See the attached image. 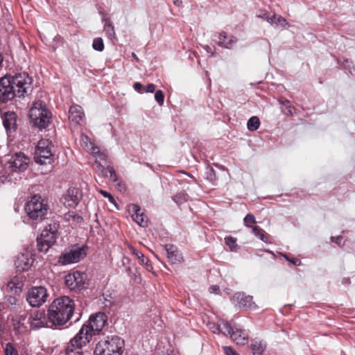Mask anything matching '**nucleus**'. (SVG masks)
<instances>
[{
    "label": "nucleus",
    "mask_w": 355,
    "mask_h": 355,
    "mask_svg": "<svg viewBox=\"0 0 355 355\" xmlns=\"http://www.w3.org/2000/svg\"><path fill=\"white\" fill-rule=\"evenodd\" d=\"M32 78L26 73L6 75L0 78V101L12 100L17 94L23 96L31 87Z\"/></svg>",
    "instance_id": "f257e3e1"
},
{
    "label": "nucleus",
    "mask_w": 355,
    "mask_h": 355,
    "mask_svg": "<svg viewBox=\"0 0 355 355\" xmlns=\"http://www.w3.org/2000/svg\"><path fill=\"white\" fill-rule=\"evenodd\" d=\"M74 302L67 296H62L53 301L48 310L49 321L51 325L66 324L74 312Z\"/></svg>",
    "instance_id": "f03ea898"
},
{
    "label": "nucleus",
    "mask_w": 355,
    "mask_h": 355,
    "mask_svg": "<svg viewBox=\"0 0 355 355\" xmlns=\"http://www.w3.org/2000/svg\"><path fill=\"white\" fill-rule=\"evenodd\" d=\"M107 315L101 312L91 315L76 335L79 336L82 342L89 343L92 336L103 329L107 323Z\"/></svg>",
    "instance_id": "7ed1b4c3"
},
{
    "label": "nucleus",
    "mask_w": 355,
    "mask_h": 355,
    "mask_svg": "<svg viewBox=\"0 0 355 355\" xmlns=\"http://www.w3.org/2000/svg\"><path fill=\"white\" fill-rule=\"evenodd\" d=\"M123 340L119 336H107L96 345L94 355H121Z\"/></svg>",
    "instance_id": "20e7f679"
},
{
    "label": "nucleus",
    "mask_w": 355,
    "mask_h": 355,
    "mask_svg": "<svg viewBox=\"0 0 355 355\" xmlns=\"http://www.w3.org/2000/svg\"><path fill=\"white\" fill-rule=\"evenodd\" d=\"M29 117L33 124L42 129L48 126L51 114L42 101L33 103L29 111Z\"/></svg>",
    "instance_id": "39448f33"
},
{
    "label": "nucleus",
    "mask_w": 355,
    "mask_h": 355,
    "mask_svg": "<svg viewBox=\"0 0 355 355\" xmlns=\"http://www.w3.org/2000/svg\"><path fill=\"white\" fill-rule=\"evenodd\" d=\"M25 210L31 219L40 220L47 214L48 205L40 196L35 195L27 202Z\"/></svg>",
    "instance_id": "423d86ee"
},
{
    "label": "nucleus",
    "mask_w": 355,
    "mask_h": 355,
    "mask_svg": "<svg viewBox=\"0 0 355 355\" xmlns=\"http://www.w3.org/2000/svg\"><path fill=\"white\" fill-rule=\"evenodd\" d=\"M58 227L59 225L57 223H53L44 228L40 236L37 239L40 251L46 252L49 248L55 243Z\"/></svg>",
    "instance_id": "0eeeda50"
},
{
    "label": "nucleus",
    "mask_w": 355,
    "mask_h": 355,
    "mask_svg": "<svg viewBox=\"0 0 355 355\" xmlns=\"http://www.w3.org/2000/svg\"><path fill=\"white\" fill-rule=\"evenodd\" d=\"M224 334H230L231 339L239 345H245L249 340L248 332L238 326H232L229 322H223L216 328Z\"/></svg>",
    "instance_id": "6e6552de"
},
{
    "label": "nucleus",
    "mask_w": 355,
    "mask_h": 355,
    "mask_svg": "<svg viewBox=\"0 0 355 355\" xmlns=\"http://www.w3.org/2000/svg\"><path fill=\"white\" fill-rule=\"evenodd\" d=\"M65 284L70 291L80 292L88 286L87 275L79 271L70 272L65 276Z\"/></svg>",
    "instance_id": "1a4fd4ad"
},
{
    "label": "nucleus",
    "mask_w": 355,
    "mask_h": 355,
    "mask_svg": "<svg viewBox=\"0 0 355 355\" xmlns=\"http://www.w3.org/2000/svg\"><path fill=\"white\" fill-rule=\"evenodd\" d=\"M86 250L87 248L84 245H73L60 256L59 261L62 265L78 263L86 256Z\"/></svg>",
    "instance_id": "9d476101"
},
{
    "label": "nucleus",
    "mask_w": 355,
    "mask_h": 355,
    "mask_svg": "<svg viewBox=\"0 0 355 355\" xmlns=\"http://www.w3.org/2000/svg\"><path fill=\"white\" fill-rule=\"evenodd\" d=\"M52 151L49 140H40L35 153V161L40 164H51L52 162Z\"/></svg>",
    "instance_id": "9b49d317"
},
{
    "label": "nucleus",
    "mask_w": 355,
    "mask_h": 355,
    "mask_svg": "<svg viewBox=\"0 0 355 355\" xmlns=\"http://www.w3.org/2000/svg\"><path fill=\"white\" fill-rule=\"evenodd\" d=\"M47 297L46 289L43 286H37L28 291L26 300L31 306L39 307L46 301Z\"/></svg>",
    "instance_id": "f8f14e48"
},
{
    "label": "nucleus",
    "mask_w": 355,
    "mask_h": 355,
    "mask_svg": "<svg viewBox=\"0 0 355 355\" xmlns=\"http://www.w3.org/2000/svg\"><path fill=\"white\" fill-rule=\"evenodd\" d=\"M28 323L31 329L37 330L45 327H52L49 321V315H46L44 311H36L32 313L28 318Z\"/></svg>",
    "instance_id": "ddd939ff"
},
{
    "label": "nucleus",
    "mask_w": 355,
    "mask_h": 355,
    "mask_svg": "<svg viewBox=\"0 0 355 355\" xmlns=\"http://www.w3.org/2000/svg\"><path fill=\"white\" fill-rule=\"evenodd\" d=\"M82 198V194L78 188L71 187L67 193L60 198V202L65 207L69 208L76 207Z\"/></svg>",
    "instance_id": "4468645a"
},
{
    "label": "nucleus",
    "mask_w": 355,
    "mask_h": 355,
    "mask_svg": "<svg viewBox=\"0 0 355 355\" xmlns=\"http://www.w3.org/2000/svg\"><path fill=\"white\" fill-rule=\"evenodd\" d=\"M29 159L21 153H16L8 162V168L14 172L25 171L28 164Z\"/></svg>",
    "instance_id": "2eb2a0df"
},
{
    "label": "nucleus",
    "mask_w": 355,
    "mask_h": 355,
    "mask_svg": "<svg viewBox=\"0 0 355 355\" xmlns=\"http://www.w3.org/2000/svg\"><path fill=\"white\" fill-rule=\"evenodd\" d=\"M79 336H75L70 340L66 349L64 355H83V347L88 343L82 342Z\"/></svg>",
    "instance_id": "dca6fc26"
},
{
    "label": "nucleus",
    "mask_w": 355,
    "mask_h": 355,
    "mask_svg": "<svg viewBox=\"0 0 355 355\" xmlns=\"http://www.w3.org/2000/svg\"><path fill=\"white\" fill-rule=\"evenodd\" d=\"M33 263V259L31 253L26 251L25 252L18 254L15 265L17 270L25 271L28 270L31 267Z\"/></svg>",
    "instance_id": "f3484780"
},
{
    "label": "nucleus",
    "mask_w": 355,
    "mask_h": 355,
    "mask_svg": "<svg viewBox=\"0 0 355 355\" xmlns=\"http://www.w3.org/2000/svg\"><path fill=\"white\" fill-rule=\"evenodd\" d=\"M69 119L75 125H79L84 121L85 114L81 106L73 104L69 110Z\"/></svg>",
    "instance_id": "a211bd4d"
},
{
    "label": "nucleus",
    "mask_w": 355,
    "mask_h": 355,
    "mask_svg": "<svg viewBox=\"0 0 355 355\" xmlns=\"http://www.w3.org/2000/svg\"><path fill=\"white\" fill-rule=\"evenodd\" d=\"M24 283L21 279L19 277H13L6 284V289L8 292L18 294L21 292Z\"/></svg>",
    "instance_id": "6ab92c4d"
},
{
    "label": "nucleus",
    "mask_w": 355,
    "mask_h": 355,
    "mask_svg": "<svg viewBox=\"0 0 355 355\" xmlns=\"http://www.w3.org/2000/svg\"><path fill=\"white\" fill-rule=\"evenodd\" d=\"M236 39L232 35H227L225 32H221L218 35V44L226 49H231L236 43Z\"/></svg>",
    "instance_id": "aec40b11"
},
{
    "label": "nucleus",
    "mask_w": 355,
    "mask_h": 355,
    "mask_svg": "<svg viewBox=\"0 0 355 355\" xmlns=\"http://www.w3.org/2000/svg\"><path fill=\"white\" fill-rule=\"evenodd\" d=\"M128 248L131 253L137 258L141 265L144 266L148 271H151L153 270V266L149 259L146 258L141 252L136 250L131 245H129Z\"/></svg>",
    "instance_id": "412c9836"
},
{
    "label": "nucleus",
    "mask_w": 355,
    "mask_h": 355,
    "mask_svg": "<svg viewBox=\"0 0 355 355\" xmlns=\"http://www.w3.org/2000/svg\"><path fill=\"white\" fill-rule=\"evenodd\" d=\"M132 217L139 225L144 227L147 225V218L138 205L132 206Z\"/></svg>",
    "instance_id": "4be33fe9"
},
{
    "label": "nucleus",
    "mask_w": 355,
    "mask_h": 355,
    "mask_svg": "<svg viewBox=\"0 0 355 355\" xmlns=\"http://www.w3.org/2000/svg\"><path fill=\"white\" fill-rule=\"evenodd\" d=\"M166 251L167 257L171 263L175 264L182 262L183 258L180 254H179L176 248L173 245L166 246Z\"/></svg>",
    "instance_id": "5701e85b"
},
{
    "label": "nucleus",
    "mask_w": 355,
    "mask_h": 355,
    "mask_svg": "<svg viewBox=\"0 0 355 355\" xmlns=\"http://www.w3.org/2000/svg\"><path fill=\"white\" fill-rule=\"evenodd\" d=\"M266 348V343L263 340L258 338L252 339L250 349L254 355H261Z\"/></svg>",
    "instance_id": "b1692460"
},
{
    "label": "nucleus",
    "mask_w": 355,
    "mask_h": 355,
    "mask_svg": "<svg viewBox=\"0 0 355 355\" xmlns=\"http://www.w3.org/2000/svg\"><path fill=\"white\" fill-rule=\"evenodd\" d=\"M3 124L6 131L15 130L16 125V116L14 112H8L3 119Z\"/></svg>",
    "instance_id": "393cba45"
},
{
    "label": "nucleus",
    "mask_w": 355,
    "mask_h": 355,
    "mask_svg": "<svg viewBox=\"0 0 355 355\" xmlns=\"http://www.w3.org/2000/svg\"><path fill=\"white\" fill-rule=\"evenodd\" d=\"M234 298L236 299L241 306L252 308L254 306L252 296L237 293L234 295Z\"/></svg>",
    "instance_id": "a878e982"
},
{
    "label": "nucleus",
    "mask_w": 355,
    "mask_h": 355,
    "mask_svg": "<svg viewBox=\"0 0 355 355\" xmlns=\"http://www.w3.org/2000/svg\"><path fill=\"white\" fill-rule=\"evenodd\" d=\"M263 17L271 24L285 26L287 24L286 19L281 16H277L275 15L270 16L268 14H264Z\"/></svg>",
    "instance_id": "bb28decb"
},
{
    "label": "nucleus",
    "mask_w": 355,
    "mask_h": 355,
    "mask_svg": "<svg viewBox=\"0 0 355 355\" xmlns=\"http://www.w3.org/2000/svg\"><path fill=\"white\" fill-rule=\"evenodd\" d=\"M82 146L89 152L94 153V150L97 151V146L92 142L88 136L83 134L81 135Z\"/></svg>",
    "instance_id": "cd10ccee"
},
{
    "label": "nucleus",
    "mask_w": 355,
    "mask_h": 355,
    "mask_svg": "<svg viewBox=\"0 0 355 355\" xmlns=\"http://www.w3.org/2000/svg\"><path fill=\"white\" fill-rule=\"evenodd\" d=\"M103 21H105L103 30L105 32V34L110 39L115 38L116 34L114 31V28L112 24L111 21L105 18H103Z\"/></svg>",
    "instance_id": "c85d7f7f"
},
{
    "label": "nucleus",
    "mask_w": 355,
    "mask_h": 355,
    "mask_svg": "<svg viewBox=\"0 0 355 355\" xmlns=\"http://www.w3.org/2000/svg\"><path fill=\"white\" fill-rule=\"evenodd\" d=\"M260 125V121L257 116H252L247 123L248 129L250 131L257 130Z\"/></svg>",
    "instance_id": "c756f323"
},
{
    "label": "nucleus",
    "mask_w": 355,
    "mask_h": 355,
    "mask_svg": "<svg viewBox=\"0 0 355 355\" xmlns=\"http://www.w3.org/2000/svg\"><path fill=\"white\" fill-rule=\"evenodd\" d=\"M188 199V195L184 191H181L173 197V200L178 205L185 202Z\"/></svg>",
    "instance_id": "7c9ffc66"
},
{
    "label": "nucleus",
    "mask_w": 355,
    "mask_h": 355,
    "mask_svg": "<svg viewBox=\"0 0 355 355\" xmlns=\"http://www.w3.org/2000/svg\"><path fill=\"white\" fill-rule=\"evenodd\" d=\"M4 355H18L15 347L10 343H8L3 347Z\"/></svg>",
    "instance_id": "2f4dec72"
},
{
    "label": "nucleus",
    "mask_w": 355,
    "mask_h": 355,
    "mask_svg": "<svg viewBox=\"0 0 355 355\" xmlns=\"http://www.w3.org/2000/svg\"><path fill=\"white\" fill-rule=\"evenodd\" d=\"M252 232L254 234V235L258 237L259 239H261L262 241L265 243H268V238L264 234V231L261 229H260L257 226H254L252 227Z\"/></svg>",
    "instance_id": "473e14b6"
},
{
    "label": "nucleus",
    "mask_w": 355,
    "mask_h": 355,
    "mask_svg": "<svg viewBox=\"0 0 355 355\" xmlns=\"http://www.w3.org/2000/svg\"><path fill=\"white\" fill-rule=\"evenodd\" d=\"M92 47L94 50L98 51H103L104 49V44L101 37H96L94 39Z\"/></svg>",
    "instance_id": "72a5a7b5"
},
{
    "label": "nucleus",
    "mask_w": 355,
    "mask_h": 355,
    "mask_svg": "<svg viewBox=\"0 0 355 355\" xmlns=\"http://www.w3.org/2000/svg\"><path fill=\"white\" fill-rule=\"evenodd\" d=\"M282 104V110L285 114H292V107L291 106V103L288 101L284 100L281 102Z\"/></svg>",
    "instance_id": "f704fd0d"
},
{
    "label": "nucleus",
    "mask_w": 355,
    "mask_h": 355,
    "mask_svg": "<svg viewBox=\"0 0 355 355\" xmlns=\"http://www.w3.org/2000/svg\"><path fill=\"white\" fill-rule=\"evenodd\" d=\"M94 153H90L94 155V157L96 158V162H101V161H105L107 158V155L104 152H101L98 147H97V152L96 150H94Z\"/></svg>",
    "instance_id": "c9c22d12"
},
{
    "label": "nucleus",
    "mask_w": 355,
    "mask_h": 355,
    "mask_svg": "<svg viewBox=\"0 0 355 355\" xmlns=\"http://www.w3.org/2000/svg\"><path fill=\"white\" fill-rule=\"evenodd\" d=\"M255 222H256V220H255L254 216L250 214H247L243 220L244 225L246 227H252V228L253 227L252 226V225L255 223Z\"/></svg>",
    "instance_id": "e433bc0d"
},
{
    "label": "nucleus",
    "mask_w": 355,
    "mask_h": 355,
    "mask_svg": "<svg viewBox=\"0 0 355 355\" xmlns=\"http://www.w3.org/2000/svg\"><path fill=\"white\" fill-rule=\"evenodd\" d=\"M225 244L228 245L232 251L236 250V239L227 236L225 239Z\"/></svg>",
    "instance_id": "4c0bfd02"
},
{
    "label": "nucleus",
    "mask_w": 355,
    "mask_h": 355,
    "mask_svg": "<svg viewBox=\"0 0 355 355\" xmlns=\"http://www.w3.org/2000/svg\"><path fill=\"white\" fill-rule=\"evenodd\" d=\"M155 99L159 105H162L164 101V95L161 90H157L155 94Z\"/></svg>",
    "instance_id": "58836bf2"
},
{
    "label": "nucleus",
    "mask_w": 355,
    "mask_h": 355,
    "mask_svg": "<svg viewBox=\"0 0 355 355\" xmlns=\"http://www.w3.org/2000/svg\"><path fill=\"white\" fill-rule=\"evenodd\" d=\"M224 352L226 355H239L232 347L228 346H224Z\"/></svg>",
    "instance_id": "ea45409f"
},
{
    "label": "nucleus",
    "mask_w": 355,
    "mask_h": 355,
    "mask_svg": "<svg viewBox=\"0 0 355 355\" xmlns=\"http://www.w3.org/2000/svg\"><path fill=\"white\" fill-rule=\"evenodd\" d=\"M223 322H226L225 321H221L220 323H218L216 326L214 324H211L210 323L209 324V329L211 330V331L214 334H218L220 332L222 333L221 331L218 330V329H216L217 327H218V326L220 324H222Z\"/></svg>",
    "instance_id": "a19ab883"
},
{
    "label": "nucleus",
    "mask_w": 355,
    "mask_h": 355,
    "mask_svg": "<svg viewBox=\"0 0 355 355\" xmlns=\"http://www.w3.org/2000/svg\"><path fill=\"white\" fill-rule=\"evenodd\" d=\"M133 87L135 90L139 94H142L144 92V86L140 83H135Z\"/></svg>",
    "instance_id": "79ce46f5"
},
{
    "label": "nucleus",
    "mask_w": 355,
    "mask_h": 355,
    "mask_svg": "<svg viewBox=\"0 0 355 355\" xmlns=\"http://www.w3.org/2000/svg\"><path fill=\"white\" fill-rule=\"evenodd\" d=\"M155 90V85L153 83L148 84L144 87V91L146 93H153Z\"/></svg>",
    "instance_id": "37998d69"
},
{
    "label": "nucleus",
    "mask_w": 355,
    "mask_h": 355,
    "mask_svg": "<svg viewBox=\"0 0 355 355\" xmlns=\"http://www.w3.org/2000/svg\"><path fill=\"white\" fill-rule=\"evenodd\" d=\"M107 170L110 173V178L114 181L116 182L117 180L116 174L112 167H108Z\"/></svg>",
    "instance_id": "c03bdc74"
},
{
    "label": "nucleus",
    "mask_w": 355,
    "mask_h": 355,
    "mask_svg": "<svg viewBox=\"0 0 355 355\" xmlns=\"http://www.w3.org/2000/svg\"><path fill=\"white\" fill-rule=\"evenodd\" d=\"M285 259L289 261L290 263H293V265L295 266H300V263H301V261L300 259H296V258H293V259H289L288 257H287L286 256L284 257Z\"/></svg>",
    "instance_id": "a18cd8bd"
},
{
    "label": "nucleus",
    "mask_w": 355,
    "mask_h": 355,
    "mask_svg": "<svg viewBox=\"0 0 355 355\" xmlns=\"http://www.w3.org/2000/svg\"><path fill=\"white\" fill-rule=\"evenodd\" d=\"M203 49L207 51L209 56H212L214 55V49L208 45H205L203 46Z\"/></svg>",
    "instance_id": "49530a36"
},
{
    "label": "nucleus",
    "mask_w": 355,
    "mask_h": 355,
    "mask_svg": "<svg viewBox=\"0 0 355 355\" xmlns=\"http://www.w3.org/2000/svg\"><path fill=\"white\" fill-rule=\"evenodd\" d=\"M219 291H220L219 286H216V285L211 286L209 288V291H210V293H211L217 294V293H218Z\"/></svg>",
    "instance_id": "de8ad7c7"
},
{
    "label": "nucleus",
    "mask_w": 355,
    "mask_h": 355,
    "mask_svg": "<svg viewBox=\"0 0 355 355\" xmlns=\"http://www.w3.org/2000/svg\"><path fill=\"white\" fill-rule=\"evenodd\" d=\"M99 193L104 197L105 198H108V196L110 195V193H108L107 191H105V190H100L99 191Z\"/></svg>",
    "instance_id": "09e8293b"
},
{
    "label": "nucleus",
    "mask_w": 355,
    "mask_h": 355,
    "mask_svg": "<svg viewBox=\"0 0 355 355\" xmlns=\"http://www.w3.org/2000/svg\"><path fill=\"white\" fill-rule=\"evenodd\" d=\"M10 181V179H8V177H6L4 175L0 177V182H1L2 183H4L5 182H9Z\"/></svg>",
    "instance_id": "8fccbe9b"
},
{
    "label": "nucleus",
    "mask_w": 355,
    "mask_h": 355,
    "mask_svg": "<svg viewBox=\"0 0 355 355\" xmlns=\"http://www.w3.org/2000/svg\"><path fill=\"white\" fill-rule=\"evenodd\" d=\"M76 216L73 214V213H69L65 216V218L67 220H69L70 218H75Z\"/></svg>",
    "instance_id": "3c124183"
},
{
    "label": "nucleus",
    "mask_w": 355,
    "mask_h": 355,
    "mask_svg": "<svg viewBox=\"0 0 355 355\" xmlns=\"http://www.w3.org/2000/svg\"><path fill=\"white\" fill-rule=\"evenodd\" d=\"M108 198L109 201H110L111 203H112V204H114V205H116V201H115V200H114V197H113L111 194L108 196V198Z\"/></svg>",
    "instance_id": "603ef678"
},
{
    "label": "nucleus",
    "mask_w": 355,
    "mask_h": 355,
    "mask_svg": "<svg viewBox=\"0 0 355 355\" xmlns=\"http://www.w3.org/2000/svg\"><path fill=\"white\" fill-rule=\"evenodd\" d=\"M173 3L177 6H180L182 5L181 0H173Z\"/></svg>",
    "instance_id": "864d4df0"
},
{
    "label": "nucleus",
    "mask_w": 355,
    "mask_h": 355,
    "mask_svg": "<svg viewBox=\"0 0 355 355\" xmlns=\"http://www.w3.org/2000/svg\"><path fill=\"white\" fill-rule=\"evenodd\" d=\"M128 262H129V259L128 258H127V257H123V258L122 263H123V265H125Z\"/></svg>",
    "instance_id": "5fc2aeb1"
},
{
    "label": "nucleus",
    "mask_w": 355,
    "mask_h": 355,
    "mask_svg": "<svg viewBox=\"0 0 355 355\" xmlns=\"http://www.w3.org/2000/svg\"><path fill=\"white\" fill-rule=\"evenodd\" d=\"M342 240L343 238L341 236H338L336 239V242L340 245L341 243Z\"/></svg>",
    "instance_id": "6e6d98bb"
},
{
    "label": "nucleus",
    "mask_w": 355,
    "mask_h": 355,
    "mask_svg": "<svg viewBox=\"0 0 355 355\" xmlns=\"http://www.w3.org/2000/svg\"><path fill=\"white\" fill-rule=\"evenodd\" d=\"M4 309V305L0 302V312Z\"/></svg>",
    "instance_id": "4d7b16f0"
}]
</instances>
